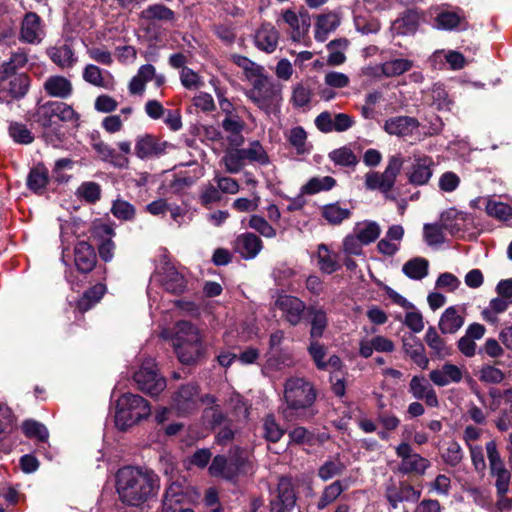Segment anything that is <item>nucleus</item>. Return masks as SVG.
<instances>
[{"label": "nucleus", "instance_id": "obj_1", "mask_svg": "<svg viewBox=\"0 0 512 512\" xmlns=\"http://www.w3.org/2000/svg\"><path fill=\"white\" fill-rule=\"evenodd\" d=\"M160 489V479L151 469L127 466L116 474V490L122 503L141 507L156 497Z\"/></svg>", "mask_w": 512, "mask_h": 512}, {"label": "nucleus", "instance_id": "obj_2", "mask_svg": "<svg viewBox=\"0 0 512 512\" xmlns=\"http://www.w3.org/2000/svg\"><path fill=\"white\" fill-rule=\"evenodd\" d=\"M284 401L282 415L287 421H308L316 411L313 408L316 391L313 385L304 378L291 377L284 384Z\"/></svg>", "mask_w": 512, "mask_h": 512}, {"label": "nucleus", "instance_id": "obj_3", "mask_svg": "<svg viewBox=\"0 0 512 512\" xmlns=\"http://www.w3.org/2000/svg\"><path fill=\"white\" fill-rule=\"evenodd\" d=\"M151 414L149 403L140 395L125 393L115 407V425L125 431Z\"/></svg>", "mask_w": 512, "mask_h": 512}, {"label": "nucleus", "instance_id": "obj_4", "mask_svg": "<svg viewBox=\"0 0 512 512\" xmlns=\"http://www.w3.org/2000/svg\"><path fill=\"white\" fill-rule=\"evenodd\" d=\"M30 77L26 73L0 69V103H10L23 98L29 91Z\"/></svg>", "mask_w": 512, "mask_h": 512}, {"label": "nucleus", "instance_id": "obj_5", "mask_svg": "<svg viewBox=\"0 0 512 512\" xmlns=\"http://www.w3.org/2000/svg\"><path fill=\"white\" fill-rule=\"evenodd\" d=\"M133 379L139 390L151 396L159 395L166 388V380L158 373L156 363L151 358L143 361Z\"/></svg>", "mask_w": 512, "mask_h": 512}, {"label": "nucleus", "instance_id": "obj_6", "mask_svg": "<svg viewBox=\"0 0 512 512\" xmlns=\"http://www.w3.org/2000/svg\"><path fill=\"white\" fill-rule=\"evenodd\" d=\"M403 161L398 156L390 157L383 173L368 172L365 175V186L369 190H379L388 194L393 188L396 178L401 171Z\"/></svg>", "mask_w": 512, "mask_h": 512}, {"label": "nucleus", "instance_id": "obj_7", "mask_svg": "<svg viewBox=\"0 0 512 512\" xmlns=\"http://www.w3.org/2000/svg\"><path fill=\"white\" fill-rule=\"evenodd\" d=\"M201 397L199 387L193 383H187L179 386L171 397V409H173L178 416H186L199 407Z\"/></svg>", "mask_w": 512, "mask_h": 512}, {"label": "nucleus", "instance_id": "obj_8", "mask_svg": "<svg viewBox=\"0 0 512 512\" xmlns=\"http://www.w3.org/2000/svg\"><path fill=\"white\" fill-rule=\"evenodd\" d=\"M396 455L401 458L398 470L402 474L423 475L430 466L429 460L413 452L410 444L406 442L396 447Z\"/></svg>", "mask_w": 512, "mask_h": 512}, {"label": "nucleus", "instance_id": "obj_9", "mask_svg": "<svg viewBox=\"0 0 512 512\" xmlns=\"http://www.w3.org/2000/svg\"><path fill=\"white\" fill-rule=\"evenodd\" d=\"M189 497V486L185 478L172 480L165 490L161 512H178Z\"/></svg>", "mask_w": 512, "mask_h": 512}, {"label": "nucleus", "instance_id": "obj_10", "mask_svg": "<svg viewBox=\"0 0 512 512\" xmlns=\"http://www.w3.org/2000/svg\"><path fill=\"white\" fill-rule=\"evenodd\" d=\"M41 113L48 118L49 125H58L59 122L72 121L75 128L80 126L79 114L63 102H49L41 108Z\"/></svg>", "mask_w": 512, "mask_h": 512}, {"label": "nucleus", "instance_id": "obj_11", "mask_svg": "<svg viewBox=\"0 0 512 512\" xmlns=\"http://www.w3.org/2000/svg\"><path fill=\"white\" fill-rule=\"evenodd\" d=\"M275 306L282 312L283 318L292 326L298 325L307 312L305 303L298 297L280 295L275 301Z\"/></svg>", "mask_w": 512, "mask_h": 512}, {"label": "nucleus", "instance_id": "obj_12", "mask_svg": "<svg viewBox=\"0 0 512 512\" xmlns=\"http://www.w3.org/2000/svg\"><path fill=\"white\" fill-rule=\"evenodd\" d=\"M420 496L421 491L406 481H401L398 486L390 484L385 489V497L393 509L398 508L401 502H417Z\"/></svg>", "mask_w": 512, "mask_h": 512}, {"label": "nucleus", "instance_id": "obj_13", "mask_svg": "<svg viewBox=\"0 0 512 512\" xmlns=\"http://www.w3.org/2000/svg\"><path fill=\"white\" fill-rule=\"evenodd\" d=\"M409 392L417 400H424L430 407H438L439 400L434 388L423 376H413L409 383Z\"/></svg>", "mask_w": 512, "mask_h": 512}, {"label": "nucleus", "instance_id": "obj_14", "mask_svg": "<svg viewBox=\"0 0 512 512\" xmlns=\"http://www.w3.org/2000/svg\"><path fill=\"white\" fill-rule=\"evenodd\" d=\"M161 283L164 288L173 293L181 294L186 289L184 276L170 262H165L160 268Z\"/></svg>", "mask_w": 512, "mask_h": 512}, {"label": "nucleus", "instance_id": "obj_15", "mask_svg": "<svg viewBox=\"0 0 512 512\" xmlns=\"http://www.w3.org/2000/svg\"><path fill=\"white\" fill-rule=\"evenodd\" d=\"M74 263L81 273L91 272L96 263L97 256L94 248L86 241H79L74 247Z\"/></svg>", "mask_w": 512, "mask_h": 512}, {"label": "nucleus", "instance_id": "obj_16", "mask_svg": "<svg viewBox=\"0 0 512 512\" xmlns=\"http://www.w3.org/2000/svg\"><path fill=\"white\" fill-rule=\"evenodd\" d=\"M278 90L264 76L257 78L253 83V90L250 92V98L253 99L259 107L272 104L277 97Z\"/></svg>", "mask_w": 512, "mask_h": 512}, {"label": "nucleus", "instance_id": "obj_17", "mask_svg": "<svg viewBox=\"0 0 512 512\" xmlns=\"http://www.w3.org/2000/svg\"><path fill=\"white\" fill-rule=\"evenodd\" d=\"M422 16L417 8H409L394 21L393 28L398 35H413L419 28Z\"/></svg>", "mask_w": 512, "mask_h": 512}, {"label": "nucleus", "instance_id": "obj_18", "mask_svg": "<svg viewBox=\"0 0 512 512\" xmlns=\"http://www.w3.org/2000/svg\"><path fill=\"white\" fill-rule=\"evenodd\" d=\"M429 379L438 387H445L451 383H459L463 379L460 367L451 363H445L441 368L429 373Z\"/></svg>", "mask_w": 512, "mask_h": 512}, {"label": "nucleus", "instance_id": "obj_19", "mask_svg": "<svg viewBox=\"0 0 512 512\" xmlns=\"http://www.w3.org/2000/svg\"><path fill=\"white\" fill-rule=\"evenodd\" d=\"M435 26L437 29L451 31L460 27L465 30L467 26L466 17L462 9L443 10L435 17Z\"/></svg>", "mask_w": 512, "mask_h": 512}, {"label": "nucleus", "instance_id": "obj_20", "mask_svg": "<svg viewBox=\"0 0 512 512\" xmlns=\"http://www.w3.org/2000/svg\"><path fill=\"white\" fill-rule=\"evenodd\" d=\"M236 252L244 259H253L262 250V240L253 233L240 234L234 244Z\"/></svg>", "mask_w": 512, "mask_h": 512}, {"label": "nucleus", "instance_id": "obj_21", "mask_svg": "<svg viewBox=\"0 0 512 512\" xmlns=\"http://www.w3.org/2000/svg\"><path fill=\"white\" fill-rule=\"evenodd\" d=\"M169 146L167 142L160 141L151 135H146L137 141L135 151L137 156L142 159L152 158L164 154Z\"/></svg>", "mask_w": 512, "mask_h": 512}, {"label": "nucleus", "instance_id": "obj_22", "mask_svg": "<svg viewBox=\"0 0 512 512\" xmlns=\"http://www.w3.org/2000/svg\"><path fill=\"white\" fill-rule=\"evenodd\" d=\"M464 324L463 309L450 306L442 313L439 319V329L443 334H455Z\"/></svg>", "mask_w": 512, "mask_h": 512}, {"label": "nucleus", "instance_id": "obj_23", "mask_svg": "<svg viewBox=\"0 0 512 512\" xmlns=\"http://www.w3.org/2000/svg\"><path fill=\"white\" fill-rule=\"evenodd\" d=\"M279 33L271 23H263L254 36L258 49L267 53L275 51L278 44Z\"/></svg>", "mask_w": 512, "mask_h": 512}, {"label": "nucleus", "instance_id": "obj_24", "mask_svg": "<svg viewBox=\"0 0 512 512\" xmlns=\"http://www.w3.org/2000/svg\"><path fill=\"white\" fill-rule=\"evenodd\" d=\"M403 350L418 367L421 369L428 367L429 359L425 354V347L417 337L413 335L405 336L403 338Z\"/></svg>", "mask_w": 512, "mask_h": 512}, {"label": "nucleus", "instance_id": "obj_25", "mask_svg": "<svg viewBox=\"0 0 512 512\" xmlns=\"http://www.w3.org/2000/svg\"><path fill=\"white\" fill-rule=\"evenodd\" d=\"M296 492L292 479L289 477H280L277 484V496L271 500L270 504H279V506L294 509L296 504Z\"/></svg>", "mask_w": 512, "mask_h": 512}, {"label": "nucleus", "instance_id": "obj_26", "mask_svg": "<svg viewBox=\"0 0 512 512\" xmlns=\"http://www.w3.org/2000/svg\"><path fill=\"white\" fill-rule=\"evenodd\" d=\"M306 313L311 325L310 339L321 338L328 325V318L325 309L317 305H310L308 306Z\"/></svg>", "mask_w": 512, "mask_h": 512}, {"label": "nucleus", "instance_id": "obj_27", "mask_svg": "<svg viewBox=\"0 0 512 512\" xmlns=\"http://www.w3.org/2000/svg\"><path fill=\"white\" fill-rule=\"evenodd\" d=\"M314 123L316 128H350L355 121L346 113H338L332 117V113L324 111L316 117Z\"/></svg>", "mask_w": 512, "mask_h": 512}, {"label": "nucleus", "instance_id": "obj_28", "mask_svg": "<svg viewBox=\"0 0 512 512\" xmlns=\"http://www.w3.org/2000/svg\"><path fill=\"white\" fill-rule=\"evenodd\" d=\"M319 86L318 81L314 78H308L297 83L292 92V102L296 107L307 106L311 101L313 91Z\"/></svg>", "mask_w": 512, "mask_h": 512}, {"label": "nucleus", "instance_id": "obj_29", "mask_svg": "<svg viewBox=\"0 0 512 512\" xmlns=\"http://www.w3.org/2000/svg\"><path fill=\"white\" fill-rule=\"evenodd\" d=\"M140 19L148 22H172L175 20V12L164 4L156 3L147 6L139 14Z\"/></svg>", "mask_w": 512, "mask_h": 512}, {"label": "nucleus", "instance_id": "obj_30", "mask_svg": "<svg viewBox=\"0 0 512 512\" xmlns=\"http://www.w3.org/2000/svg\"><path fill=\"white\" fill-rule=\"evenodd\" d=\"M347 466L342 461L339 454L329 457L325 460L317 471V476L324 482L329 481L334 477L341 476L346 470Z\"/></svg>", "mask_w": 512, "mask_h": 512}, {"label": "nucleus", "instance_id": "obj_31", "mask_svg": "<svg viewBox=\"0 0 512 512\" xmlns=\"http://www.w3.org/2000/svg\"><path fill=\"white\" fill-rule=\"evenodd\" d=\"M49 183L48 169L44 164L38 163L31 168L27 177V187L36 194L44 193Z\"/></svg>", "mask_w": 512, "mask_h": 512}, {"label": "nucleus", "instance_id": "obj_32", "mask_svg": "<svg viewBox=\"0 0 512 512\" xmlns=\"http://www.w3.org/2000/svg\"><path fill=\"white\" fill-rule=\"evenodd\" d=\"M40 22L41 18L36 13H27L21 25V40L31 44L39 42L40 39L38 37V30L40 27Z\"/></svg>", "mask_w": 512, "mask_h": 512}, {"label": "nucleus", "instance_id": "obj_33", "mask_svg": "<svg viewBox=\"0 0 512 512\" xmlns=\"http://www.w3.org/2000/svg\"><path fill=\"white\" fill-rule=\"evenodd\" d=\"M174 349L179 361L183 364L196 363L204 352L202 340H198L195 343L178 344Z\"/></svg>", "mask_w": 512, "mask_h": 512}, {"label": "nucleus", "instance_id": "obj_34", "mask_svg": "<svg viewBox=\"0 0 512 512\" xmlns=\"http://www.w3.org/2000/svg\"><path fill=\"white\" fill-rule=\"evenodd\" d=\"M201 340L198 329L188 321H179L175 325V336L173 338V347L178 344L195 343Z\"/></svg>", "mask_w": 512, "mask_h": 512}, {"label": "nucleus", "instance_id": "obj_35", "mask_svg": "<svg viewBox=\"0 0 512 512\" xmlns=\"http://www.w3.org/2000/svg\"><path fill=\"white\" fill-rule=\"evenodd\" d=\"M44 89L52 97L65 99L72 93V84L63 76H51L45 81Z\"/></svg>", "mask_w": 512, "mask_h": 512}, {"label": "nucleus", "instance_id": "obj_36", "mask_svg": "<svg viewBox=\"0 0 512 512\" xmlns=\"http://www.w3.org/2000/svg\"><path fill=\"white\" fill-rule=\"evenodd\" d=\"M423 93L427 102L439 111L449 109V105L452 103L448 92L442 83H434L430 89L423 91Z\"/></svg>", "mask_w": 512, "mask_h": 512}, {"label": "nucleus", "instance_id": "obj_37", "mask_svg": "<svg viewBox=\"0 0 512 512\" xmlns=\"http://www.w3.org/2000/svg\"><path fill=\"white\" fill-rule=\"evenodd\" d=\"M432 164V160L428 157L416 159L409 175V181L415 185L426 184L432 176Z\"/></svg>", "mask_w": 512, "mask_h": 512}, {"label": "nucleus", "instance_id": "obj_38", "mask_svg": "<svg viewBox=\"0 0 512 512\" xmlns=\"http://www.w3.org/2000/svg\"><path fill=\"white\" fill-rule=\"evenodd\" d=\"M424 339L427 346L431 349L433 356L444 359L451 354L450 348L447 346L445 340L437 333L435 327H428Z\"/></svg>", "mask_w": 512, "mask_h": 512}, {"label": "nucleus", "instance_id": "obj_39", "mask_svg": "<svg viewBox=\"0 0 512 512\" xmlns=\"http://www.w3.org/2000/svg\"><path fill=\"white\" fill-rule=\"evenodd\" d=\"M429 262L422 257H415L408 260L402 266V272L412 280H422L428 275Z\"/></svg>", "mask_w": 512, "mask_h": 512}, {"label": "nucleus", "instance_id": "obj_40", "mask_svg": "<svg viewBox=\"0 0 512 512\" xmlns=\"http://www.w3.org/2000/svg\"><path fill=\"white\" fill-rule=\"evenodd\" d=\"M443 229L448 230L451 234H454L459 229H455L453 226H449L447 224H443L440 226L438 224H425L424 225V239L429 246L440 245L444 243L445 237L443 233Z\"/></svg>", "mask_w": 512, "mask_h": 512}, {"label": "nucleus", "instance_id": "obj_41", "mask_svg": "<svg viewBox=\"0 0 512 512\" xmlns=\"http://www.w3.org/2000/svg\"><path fill=\"white\" fill-rule=\"evenodd\" d=\"M346 488L347 486H344L341 480H336L325 486L317 502V509L323 510L332 504L346 490Z\"/></svg>", "mask_w": 512, "mask_h": 512}, {"label": "nucleus", "instance_id": "obj_42", "mask_svg": "<svg viewBox=\"0 0 512 512\" xmlns=\"http://www.w3.org/2000/svg\"><path fill=\"white\" fill-rule=\"evenodd\" d=\"M106 287L103 284H96L88 289L81 299L77 302V308L81 312H86L91 309L105 294Z\"/></svg>", "mask_w": 512, "mask_h": 512}, {"label": "nucleus", "instance_id": "obj_43", "mask_svg": "<svg viewBox=\"0 0 512 512\" xmlns=\"http://www.w3.org/2000/svg\"><path fill=\"white\" fill-rule=\"evenodd\" d=\"M322 216L331 225H339L344 220L349 219L351 211L346 208H342L338 203H332L325 205L322 208Z\"/></svg>", "mask_w": 512, "mask_h": 512}, {"label": "nucleus", "instance_id": "obj_44", "mask_svg": "<svg viewBox=\"0 0 512 512\" xmlns=\"http://www.w3.org/2000/svg\"><path fill=\"white\" fill-rule=\"evenodd\" d=\"M49 56L55 64L62 68L71 67L76 61L72 48L66 44L51 48Z\"/></svg>", "mask_w": 512, "mask_h": 512}, {"label": "nucleus", "instance_id": "obj_45", "mask_svg": "<svg viewBox=\"0 0 512 512\" xmlns=\"http://www.w3.org/2000/svg\"><path fill=\"white\" fill-rule=\"evenodd\" d=\"M413 66V62L404 58H397L386 61L381 65V72L386 77H395L409 71Z\"/></svg>", "mask_w": 512, "mask_h": 512}, {"label": "nucleus", "instance_id": "obj_46", "mask_svg": "<svg viewBox=\"0 0 512 512\" xmlns=\"http://www.w3.org/2000/svg\"><path fill=\"white\" fill-rule=\"evenodd\" d=\"M318 265L322 272L331 274L338 268L336 255L331 253L325 244H320L317 251Z\"/></svg>", "mask_w": 512, "mask_h": 512}, {"label": "nucleus", "instance_id": "obj_47", "mask_svg": "<svg viewBox=\"0 0 512 512\" xmlns=\"http://www.w3.org/2000/svg\"><path fill=\"white\" fill-rule=\"evenodd\" d=\"M336 181L333 177H314L311 178L303 187L302 193L304 194H316L321 191H327L334 187Z\"/></svg>", "mask_w": 512, "mask_h": 512}, {"label": "nucleus", "instance_id": "obj_48", "mask_svg": "<svg viewBox=\"0 0 512 512\" xmlns=\"http://www.w3.org/2000/svg\"><path fill=\"white\" fill-rule=\"evenodd\" d=\"M204 423L212 429L220 427L230 420L226 417L219 405H213L203 411Z\"/></svg>", "mask_w": 512, "mask_h": 512}, {"label": "nucleus", "instance_id": "obj_49", "mask_svg": "<svg viewBox=\"0 0 512 512\" xmlns=\"http://www.w3.org/2000/svg\"><path fill=\"white\" fill-rule=\"evenodd\" d=\"M486 213L500 221H507L512 217V208L503 202L487 200L485 206Z\"/></svg>", "mask_w": 512, "mask_h": 512}, {"label": "nucleus", "instance_id": "obj_50", "mask_svg": "<svg viewBox=\"0 0 512 512\" xmlns=\"http://www.w3.org/2000/svg\"><path fill=\"white\" fill-rule=\"evenodd\" d=\"M111 213L119 220L131 221L135 218L136 209L128 201L117 199L112 204Z\"/></svg>", "mask_w": 512, "mask_h": 512}, {"label": "nucleus", "instance_id": "obj_51", "mask_svg": "<svg viewBox=\"0 0 512 512\" xmlns=\"http://www.w3.org/2000/svg\"><path fill=\"white\" fill-rule=\"evenodd\" d=\"M287 139L290 145L296 150L297 154L309 153L312 146L307 142L305 130H289Z\"/></svg>", "mask_w": 512, "mask_h": 512}, {"label": "nucleus", "instance_id": "obj_52", "mask_svg": "<svg viewBox=\"0 0 512 512\" xmlns=\"http://www.w3.org/2000/svg\"><path fill=\"white\" fill-rule=\"evenodd\" d=\"M24 434L29 438H36L41 442H46L49 432L45 425L35 420H26L22 425Z\"/></svg>", "mask_w": 512, "mask_h": 512}, {"label": "nucleus", "instance_id": "obj_53", "mask_svg": "<svg viewBox=\"0 0 512 512\" xmlns=\"http://www.w3.org/2000/svg\"><path fill=\"white\" fill-rule=\"evenodd\" d=\"M263 431L265 439L273 443L278 442L284 435V430L271 414L267 415L263 420Z\"/></svg>", "mask_w": 512, "mask_h": 512}, {"label": "nucleus", "instance_id": "obj_54", "mask_svg": "<svg viewBox=\"0 0 512 512\" xmlns=\"http://www.w3.org/2000/svg\"><path fill=\"white\" fill-rule=\"evenodd\" d=\"M245 157L241 149H231L222 158L226 170L229 173H238L244 164Z\"/></svg>", "mask_w": 512, "mask_h": 512}, {"label": "nucleus", "instance_id": "obj_55", "mask_svg": "<svg viewBox=\"0 0 512 512\" xmlns=\"http://www.w3.org/2000/svg\"><path fill=\"white\" fill-rule=\"evenodd\" d=\"M329 158L337 165L353 166L358 163L357 157L347 147L335 149L329 153Z\"/></svg>", "mask_w": 512, "mask_h": 512}, {"label": "nucleus", "instance_id": "obj_56", "mask_svg": "<svg viewBox=\"0 0 512 512\" xmlns=\"http://www.w3.org/2000/svg\"><path fill=\"white\" fill-rule=\"evenodd\" d=\"M463 457V450L459 443L456 441L450 442L445 451L442 453L443 461L451 467L458 466L463 460Z\"/></svg>", "mask_w": 512, "mask_h": 512}, {"label": "nucleus", "instance_id": "obj_57", "mask_svg": "<svg viewBox=\"0 0 512 512\" xmlns=\"http://www.w3.org/2000/svg\"><path fill=\"white\" fill-rule=\"evenodd\" d=\"M380 231V227L376 222H367L363 226L356 228V234L362 244H369L375 241L379 237Z\"/></svg>", "mask_w": 512, "mask_h": 512}, {"label": "nucleus", "instance_id": "obj_58", "mask_svg": "<svg viewBox=\"0 0 512 512\" xmlns=\"http://www.w3.org/2000/svg\"><path fill=\"white\" fill-rule=\"evenodd\" d=\"M308 352L319 370H325L327 368L326 361H324L326 348L323 344L318 342V339H310Z\"/></svg>", "mask_w": 512, "mask_h": 512}, {"label": "nucleus", "instance_id": "obj_59", "mask_svg": "<svg viewBox=\"0 0 512 512\" xmlns=\"http://www.w3.org/2000/svg\"><path fill=\"white\" fill-rule=\"evenodd\" d=\"M355 28L362 34L377 33L380 28V22L375 18H368L362 15H356L354 17Z\"/></svg>", "mask_w": 512, "mask_h": 512}, {"label": "nucleus", "instance_id": "obj_60", "mask_svg": "<svg viewBox=\"0 0 512 512\" xmlns=\"http://www.w3.org/2000/svg\"><path fill=\"white\" fill-rule=\"evenodd\" d=\"M77 194L89 203H94L100 199L101 188L96 182H84L77 189Z\"/></svg>", "mask_w": 512, "mask_h": 512}, {"label": "nucleus", "instance_id": "obj_61", "mask_svg": "<svg viewBox=\"0 0 512 512\" xmlns=\"http://www.w3.org/2000/svg\"><path fill=\"white\" fill-rule=\"evenodd\" d=\"M241 150L245 159L256 161L261 164L268 163V156L258 141L252 142L248 148H243Z\"/></svg>", "mask_w": 512, "mask_h": 512}, {"label": "nucleus", "instance_id": "obj_62", "mask_svg": "<svg viewBox=\"0 0 512 512\" xmlns=\"http://www.w3.org/2000/svg\"><path fill=\"white\" fill-rule=\"evenodd\" d=\"M83 79L97 87L108 88L102 76V70L93 64H88L83 71Z\"/></svg>", "mask_w": 512, "mask_h": 512}, {"label": "nucleus", "instance_id": "obj_63", "mask_svg": "<svg viewBox=\"0 0 512 512\" xmlns=\"http://www.w3.org/2000/svg\"><path fill=\"white\" fill-rule=\"evenodd\" d=\"M13 421L14 418L11 409L0 404V442L10 433Z\"/></svg>", "mask_w": 512, "mask_h": 512}, {"label": "nucleus", "instance_id": "obj_64", "mask_svg": "<svg viewBox=\"0 0 512 512\" xmlns=\"http://www.w3.org/2000/svg\"><path fill=\"white\" fill-rule=\"evenodd\" d=\"M249 226L266 238L276 236V230L263 217L253 215L249 220Z\"/></svg>", "mask_w": 512, "mask_h": 512}]
</instances>
